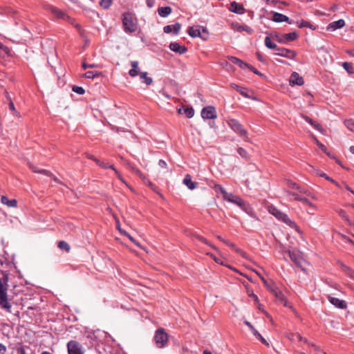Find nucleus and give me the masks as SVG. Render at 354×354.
I'll return each mask as SVG.
<instances>
[{"label":"nucleus","instance_id":"obj_59","mask_svg":"<svg viewBox=\"0 0 354 354\" xmlns=\"http://www.w3.org/2000/svg\"><path fill=\"white\" fill-rule=\"evenodd\" d=\"M0 50L3 52L6 55H9L10 52V49L7 46L3 45L1 43H0Z\"/></svg>","mask_w":354,"mask_h":354},{"label":"nucleus","instance_id":"obj_44","mask_svg":"<svg viewBox=\"0 0 354 354\" xmlns=\"http://www.w3.org/2000/svg\"><path fill=\"white\" fill-rule=\"evenodd\" d=\"M120 233L125 235L126 236H127L129 238V239L132 241L135 245H136L137 246H138L139 248H142V246L140 245V243L138 242L135 239H133V237H132L129 233H127V232L125 231H122L120 230Z\"/></svg>","mask_w":354,"mask_h":354},{"label":"nucleus","instance_id":"obj_13","mask_svg":"<svg viewBox=\"0 0 354 354\" xmlns=\"http://www.w3.org/2000/svg\"><path fill=\"white\" fill-rule=\"evenodd\" d=\"M328 299L330 304L339 309H345L347 307L346 302L344 300L328 295Z\"/></svg>","mask_w":354,"mask_h":354},{"label":"nucleus","instance_id":"obj_54","mask_svg":"<svg viewBox=\"0 0 354 354\" xmlns=\"http://www.w3.org/2000/svg\"><path fill=\"white\" fill-rule=\"evenodd\" d=\"M195 237H196L198 240H199L200 241H201V242L204 243L205 244L209 245L210 247H212V248H214V249H216V247H214V245H212L209 243V241H207L205 237L201 236H200V235H195Z\"/></svg>","mask_w":354,"mask_h":354},{"label":"nucleus","instance_id":"obj_11","mask_svg":"<svg viewBox=\"0 0 354 354\" xmlns=\"http://www.w3.org/2000/svg\"><path fill=\"white\" fill-rule=\"evenodd\" d=\"M298 34L297 32H292L289 33L283 34L278 39V41L281 44H287L289 41H295L297 39Z\"/></svg>","mask_w":354,"mask_h":354},{"label":"nucleus","instance_id":"obj_10","mask_svg":"<svg viewBox=\"0 0 354 354\" xmlns=\"http://www.w3.org/2000/svg\"><path fill=\"white\" fill-rule=\"evenodd\" d=\"M277 51L278 52L275 53L277 55L291 59H294L297 55V53L295 51L285 48H278Z\"/></svg>","mask_w":354,"mask_h":354},{"label":"nucleus","instance_id":"obj_4","mask_svg":"<svg viewBox=\"0 0 354 354\" xmlns=\"http://www.w3.org/2000/svg\"><path fill=\"white\" fill-rule=\"evenodd\" d=\"M122 24L126 32L132 33L136 31L137 24L134 21L132 15L129 12H125L122 15Z\"/></svg>","mask_w":354,"mask_h":354},{"label":"nucleus","instance_id":"obj_9","mask_svg":"<svg viewBox=\"0 0 354 354\" xmlns=\"http://www.w3.org/2000/svg\"><path fill=\"white\" fill-rule=\"evenodd\" d=\"M201 117L203 119H215L217 117L216 109L212 106L203 108L201 111Z\"/></svg>","mask_w":354,"mask_h":354},{"label":"nucleus","instance_id":"obj_63","mask_svg":"<svg viewBox=\"0 0 354 354\" xmlns=\"http://www.w3.org/2000/svg\"><path fill=\"white\" fill-rule=\"evenodd\" d=\"M6 352V347L4 344H0V354H4Z\"/></svg>","mask_w":354,"mask_h":354},{"label":"nucleus","instance_id":"obj_45","mask_svg":"<svg viewBox=\"0 0 354 354\" xmlns=\"http://www.w3.org/2000/svg\"><path fill=\"white\" fill-rule=\"evenodd\" d=\"M345 126L351 131L354 132V120L348 119L344 121Z\"/></svg>","mask_w":354,"mask_h":354},{"label":"nucleus","instance_id":"obj_50","mask_svg":"<svg viewBox=\"0 0 354 354\" xmlns=\"http://www.w3.org/2000/svg\"><path fill=\"white\" fill-rule=\"evenodd\" d=\"M90 79H100L102 80V73L100 72L91 71L89 72Z\"/></svg>","mask_w":354,"mask_h":354},{"label":"nucleus","instance_id":"obj_1","mask_svg":"<svg viewBox=\"0 0 354 354\" xmlns=\"http://www.w3.org/2000/svg\"><path fill=\"white\" fill-rule=\"evenodd\" d=\"M45 9L48 11H50L52 14H53L57 18L62 19L68 21V23L74 25L76 28L78 30L79 32L82 36H83V32L81 29V26L75 23V20L69 16L66 15L63 11L58 9L57 8L52 6V5H46L45 6Z\"/></svg>","mask_w":354,"mask_h":354},{"label":"nucleus","instance_id":"obj_46","mask_svg":"<svg viewBox=\"0 0 354 354\" xmlns=\"http://www.w3.org/2000/svg\"><path fill=\"white\" fill-rule=\"evenodd\" d=\"M342 66L349 74H353L354 73V71L353 70V66H352L351 63L344 62L342 64Z\"/></svg>","mask_w":354,"mask_h":354},{"label":"nucleus","instance_id":"obj_53","mask_svg":"<svg viewBox=\"0 0 354 354\" xmlns=\"http://www.w3.org/2000/svg\"><path fill=\"white\" fill-rule=\"evenodd\" d=\"M195 237H196L198 240H199L200 241H201V242L204 243L205 244L209 245L210 247H212V248H214V249H216V247H214V245H212L209 243V241H207L205 237L201 236H200V235H195Z\"/></svg>","mask_w":354,"mask_h":354},{"label":"nucleus","instance_id":"obj_52","mask_svg":"<svg viewBox=\"0 0 354 354\" xmlns=\"http://www.w3.org/2000/svg\"><path fill=\"white\" fill-rule=\"evenodd\" d=\"M111 0H101L100 1V5L104 9H107L111 6Z\"/></svg>","mask_w":354,"mask_h":354},{"label":"nucleus","instance_id":"obj_47","mask_svg":"<svg viewBox=\"0 0 354 354\" xmlns=\"http://www.w3.org/2000/svg\"><path fill=\"white\" fill-rule=\"evenodd\" d=\"M8 105H9V109L12 112V114L18 118H20L21 115L19 114V113L16 110L15 107V104L13 103L12 101H10L9 103H8Z\"/></svg>","mask_w":354,"mask_h":354},{"label":"nucleus","instance_id":"obj_56","mask_svg":"<svg viewBox=\"0 0 354 354\" xmlns=\"http://www.w3.org/2000/svg\"><path fill=\"white\" fill-rule=\"evenodd\" d=\"M253 335L263 344H268L266 340L261 336V335L257 330H254V333Z\"/></svg>","mask_w":354,"mask_h":354},{"label":"nucleus","instance_id":"obj_40","mask_svg":"<svg viewBox=\"0 0 354 354\" xmlns=\"http://www.w3.org/2000/svg\"><path fill=\"white\" fill-rule=\"evenodd\" d=\"M214 189L216 192H220L223 195V199L226 198V196L229 194V192H227L221 185H216L214 186Z\"/></svg>","mask_w":354,"mask_h":354},{"label":"nucleus","instance_id":"obj_38","mask_svg":"<svg viewBox=\"0 0 354 354\" xmlns=\"http://www.w3.org/2000/svg\"><path fill=\"white\" fill-rule=\"evenodd\" d=\"M58 248L62 250L66 251V252H68L71 250L69 244L64 241H59Z\"/></svg>","mask_w":354,"mask_h":354},{"label":"nucleus","instance_id":"obj_61","mask_svg":"<svg viewBox=\"0 0 354 354\" xmlns=\"http://www.w3.org/2000/svg\"><path fill=\"white\" fill-rule=\"evenodd\" d=\"M303 118L307 122H308L309 124H310L312 126H313L314 123L315 122H314L310 118H309L308 116L307 115H304L303 116Z\"/></svg>","mask_w":354,"mask_h":354},{"label":"nucleus","instance_id":"obj_17","mask_svg":"<svg viewBox=\"0 0 354 354\" xmlns=\"http://www.w3.org/2000/svg\"><path fill=\"white\" fill-rule=\"evenodd\" d=\"M272 19L274 22H277V23L288 22L289 24H293V21H290L287 16H286L285 15H283L281 13H279V12H273V16H272Z\"/></svg>","mask_w":354,"mask_h":354},{"label":"nucleus","instance_id":"obj_15","mask_svg":"<svg viewBox=\"0 0 354 354\" xmlns=\"http://www.w3.org/2000/svg\"><path fill=\"white\" fill-rule=\"evenodd\" d=\"M169 49L175 53H177L180 55L185 54L187 48L185 46H181L177 42H171L169 44Z\"/></svg>","mask_w":354,"mask_h":354},{"label":"nucleus","instance_id":"obj_35","mask_svg":"<svg viewBox=\"0 0 354 354\" xmlns=\"http://www.w3.org/2000/svg\"><path fill=\"white\" fill-rule=\"evenodd\" d=\"M342 268L345 274L350 278L354 279V270L346 265L342 264Z\"/></svg>","mask_w":354,"mask_h":354},{"label":"nucleus","instance_id":"obj_41","mask_svg":"<svg viewBox=\"0 0 354 354\" xmlns=\"http://www.w3.org/2000/svg\"><path fill=\"white\" fill-rule=\"evenodd\" d=\"M183 113L186 115L188 118H192L194 115V110L192 107H184Z\"/></svg>","mask_w":354,"mask_h":354},{"label":"nucleus","instance_id":"obj_29","mask_svg":"<svg viewBox=\"0 0 354 354\" xmlns=\"http://www.w3.org/2000/svg\"><path fill=\"white\" fill-rule=\"evenodd\" d=\"M171 8L169 6L166 7H160L158 9V12L159 15L162 17H166L171 12Z\"/></svg>","mask_w":354,"mask_h":354},{"label":"nucleus","instance_id":"obj_55","mask_svg":"<svg viewBox=\"0 0 354 354\" xmlns=\"http://www.w3.org/2000/svg\"><path fill=\"white\" fill-rule=\"evenodd\" d=\"M195 237H196L198 240H199L200 241H201V242L204 243L205 244L209 245L210 247H212V248H214V249H216V247H214V245H212L209 243V241H207L205 237L201 236H200V235H195Z\"/></svg>","mask_w":354,"mask_h":354},{"label":"nucleus","instance_id":"obj_26","mask_svg":"<svg viewBox=\"0 0 354 354\" xmlns=\"http://www.w3.org/2000/svg\"><path fill=\"white\" fill-rule=\"evenodd\" d=\"M228 59L233 64L238 65L241 68L244 69L245 68L249 67V64L244 62L240 59L230 56L228 57Z\"/></svg>","mask_w":354,"mask_h":354},{"label":"nucleus","instance_id":"obj_14","mask_svg":"<svg viewBox=\"0 0 354 354\" xmlns=\"http://www.w3.org/2000/svg\"><path fill=\"white\" fill-rule=\"evenodd\" d=\"M304 83V79L297 72H293L290 77V84L301 86Z\"/></svg>","mask_w":354,"mask_h":354},{"label":"nucleus","instance_id":"obj_42","mask_svg":"<svg viewBox=\"0 0 354 354\" xmlns=\"http://www.w3.org/2000/svg\"><path fill=\"white\" fill-rule=\"evenodd\" d=\"M209 37V32L207 29L204 26H201V35L200 38L203 40L206 41Z\"/></svg>","mask_w":354,"mask_h":354},{"label":"nucleus","instance_id":"obj_51","mask_svg":"<svg viewBox=\"0 0 354 354\" xmlns=\"http://www.w3.org/2000/svg\"><path fill=\"white\" fill-rule=\"evenodd\" d=\"M72 91L79 95H83L85 93V90L82 86H73Z\"/></svg>","mask_w":354,"mask_h":354},{"label":"nucleus","instance_id":"obj_21","mask_svg":"<svg viewBox=\"0 0 354 354\" xmlns=\"http://www.w3.org/2000/svg\"><path fill=\"white\" fill-rule=\"evenodd\" d=\"M90 159H92L94 161L96 162V163L100 166L102 168H104V169H106V168H109V169H111L112 170H113L116 175L118 176L119 178H120V176L118 173V171L116 170V169L115 168L114 165H109V164H106L93 156H90Z\"/></svg>","mask_w":354,"mask_h":354},{"label":"nucleus","instance_id":"obj_36","mask_svg":"<svg viewBox=\"0 0 354 354\" xmlns=\"http://www.w3.org/2000/svg\"><path fill=\"white\" fill-rule=\"evenodd\" d=\"M264 42H265L266 46L268 48L276 49L277 50L278 47H277V44L272 42L270 37H266Z\"/></svg>","mask_w":354,"mask_h":354},{"label":"nucleus","instance_id":"obj_18","mask_svg":"<svg viewBox=\"0 0 354 354\" xmlns=\"http://www.w3.org/2000/svg\"><path fill=\"white\" fill-rule=\"evenodd\" d=\"M272 294L276 297V299L281 302L284 306L288 307L289 304L286 300L284 295L282 293L281 290H272Z\"/></svg>","mask_w":354,"mask_h":354},{"label":"nucleus","instance_id":"obj_2","mask_svg":"<svg viewBox=\"0 0 354 354\" xmlns=\"http://www.w3.org/2000/svg\"><path fill=\"white\" fill-rule=\"evenodd\" d=\"M268 211L270 214L274 216L279 221H283L286 225L290 226V227L295 229L297 232H299V230L297 224L292 221L287 214L279 210L277 207L273 205H271L268 207Z\"/></svg>","mask_w":354,"mask_h":354},{"label":"nucleus","instance_id":"obj_20","mask_svg":"<svg viewBox=\"0 0 354 354\" xmlns=\"http://www.w3.org/2000/svg\"><path fill=\"white\" fill-rule=\"evenodd\" d=\"M232 28L237 32L245 31L249 35H252L253 30L247 25H241L238 23L232 24Z\"/></svg>","mask_w":354,"mask_h":354},{"label":"nucleus","instance_id":"obj_43","mask_svg":"<svg viewBox=\"0 0 354 354\" xmlns=\"http://www.w3.org/2000/svg\"><path fill=\"white\" fill-rule=\"evenodd\" d=\"M231 86L234 88L235 90H236L237 91H239L241 95H242L243 96L245 97H248V94L245 92V88H243V87H241L238 85H236V84H231Z\"/></svg>","mask_w":354,"mask_h":354},{"label":"nucleus","instance_id":"obj_8","mask_svg":"<svg viewBox=\"0 0 354 354\" xmlns=\"http://www.w3.org/2000/svg\"><path fill=\"white\" fill-rule=\"evenodd\" d=\"M67 351L68 354H84L85 349L80 342L71 340L67 343Z\"/></svg>","mask_w":354,"mask_h":354},{"label":"nucleus","instance_id":"obj_33","mask_svg":"<svg viewBox=\"0 0 354 354\" xmlns=\"http://www.w3.org/2000/svg\"><path fill=\"white\" fill-rule=\"evenodd\" d=\"M338 214L339 215V216L343 218L345 221L347 222V223L349 225H352V226H354V222L351 221L348 216H347L346 212L343 209H340L338 211Z\"/></svg>","mask_w":354,"mask_h":354},{"label":"nucleus","instance_id":"obj_57","mask_svg":"<svg viewBox=\"0 0 354 354\" xmlns=\"http://www.w3.org/2000/svg\"><path fill=\"white\" fill-rule=\"evenodd\" d=\"M315 142H316L317 146L322 149V151H323L324 153H326V154H328V156H330V154L327 152V148L323 144H322L319 140H317V139H315Z\"/></svg>","mask_w":354,"mask_h":354},{"label":"nucleus","instance_id":"obj_25","mask_svg":"<svg viewBox=\"0 0 354 354\" xmlns=\"http://www.w3.org/2000/svg\"><path fill=\"white\" fill-rule=\"evenodd\" d=\"M131 66L132 68L129 70V74L131 77H136L137 75H140V68L138 66V61H132L131 62Z\"/></svg>","mask_w":354,"mask_h":354},{"label":"nucleus","instance_id":"obj_32","mask_svg":"<svg viewBox=\"0 0 354 354\" xmlns=\"http://www.w3.org/2000/svg\"><path fill=\"white\" fill-rule=\"evenodd\" d=\"M140 78L143 80V82H145L147 85H151L153 83V80L151 77H147V72H141L140 73Z\"/></svg>","mask_w":354,"mask_h":354},{"label":"nucleus","instance_id":"obj_27","mask_svg":"<svg viewBox=\"0 0 354 354\" xmlns=\"http://www.w3.org/2000/svg\"><path fill=\"white\" fill-rule=\"evenodd\" d=\"M1 201L3 205H7L8 207H16L17 206V201L16 199L10 200L6 196H1Z\"/></svg>","mask_w":354,"mask_h":354},{"label":"nucleus","instance_id":"obj_31","mask_svg":"<svg viewBox=\"0 0 354 354\" xmlns=\"http://www.w3.org/2000/svg\"><path fill=\"white\" fill-rule=\"evenodd\" d=\"M136 173L140 176V178L143 180V182L147 184L149 187H150L152 189L156 191L157 188L148 178H147L143 174L140 172V171L137 170Z\"/></svg>","mask_w":354,"mask_h":354},{"label":"nucleus","instance_id":"obj_6","mask_svg":"<svg viewBox=\"0 0 354 354\" xmlns=\"http://www.w3.org/2000/svg\"><path fill=\"white\" fill-rule=\"evenodd\" d=\"M0 306L1 308L6 310L7 312L11 311V304H10L8 295L7 288L3 286L1 279H0Z\"/></svg>","mask_w":354,"mask_h":354},{"label":"nucleus","instance_id":"obj_64","mask_svg":"<svg viewBox=\"0 0 354 354\" xmlns=\"http://www.w3.org/2000/svg\"><path fill=\"white\" fill-rule=\"evenodd\" d=\"M313 127L315 129H317L319 131H322L323 130L322 126L319 123L315 122Z\"/></svg>","mask_w":354,"mask_h":354},{"label":"nucleus","instance_id":"obj_48","mask_svg":"<svg viewBox=\"0 0 354 354\" xmlns=\"http://www.w3.org/2000/svg\"><path fill=\"white\" fill-rule=\"evenodd\" d=\"M222 242H223L224 243H225L227 245H228L229 247H230L232 249H234L235 251L239 253V254H242V250L239 248H236L235 247V245L231 242H230L229 241L227 240H222Z\"/></svg>","mask_w":354,"mask_h":354},{"label":"nucleus","instance_id":"obj_5","mask_svg":"<svg viewBox=\"0 0 354 354\" xmlns=\"http://www.w3.org/2000/svg\"><path fill=\"white\" fill-rule=\"evenodd\" d=\"M227 124L232 129V130L238 134L240 137L244 139L248 138V131L245 129L243 125L236 119H229L227 120Z\"/></svg>","mask_w":354,"mask_h":354},{"label":"nucleus","instance_id":"obj_3","mask_svg":"<svg viewBox=\"0 0 354 354\" xmlns=\"http://www.w3.org/2000/svg\"><path fill=\"white\" fill-rule=\"evenodd\" d=\"M224 200L236 205L248 214H250V213L252 212V209L250 205L245 201H244L239 196L234 195L232 193L229 192V194L226 196V198H225Z\"/></svg>","mask_w":354,"mask_h":354},{"label":"nucleus","instance_id":"obj_22","mask_svg":"<svg viewBox=\"0 0 354 354\" xmlns=\"http://www.w3.org/2000/svg\"><path fill=\"white\" fill-rule=\"evenodd\" d=\"M345 25L344 19H339L335 21H333L327 27V30L330 31H334L338 28H341Z\"/></svg>","mask_w":354,"mask_h":354},{"label":"nucleus","instance_id":"obj_19","mask_svg":"<svg viewBox=\"0 0 354 354\" xmlns=\"http://www.w3.org/2000/svg\"><path fill=\"white\" fill-rule=\"evenodd\" d=\"M289 256L291 261H293L296 266L299 268H302L304 259L299 254L289 251Z\"/></svg>","mask_w":354,"mask_h":354},{"label":"nucleus","instance_id":"obj_60","mask_svg":"<svg viewBox=\"0 0 354 354\" xmlns=\"http://www.w3.org/2000/svg\"><path fill=\"white\" fill-rule=\"evenodd\" d=\"M288 187L294 189L298 190L299 189V186L297 185L295 183H293L292 181H288L287 183Z\"/></svg>","mask_w":354,"mask_h":354},{"label":"nucleus","instance_id":"obj_39","mask_svg":"<svg viewBox=\"0 0 354 354\" xmlns=\"http://www.w3.org/2000/svg\"><path fill=\"white\" fill-rule=\"evenodd\" d=\"M297 26L299 28H309L310 29H315V28L308 21L305 20H301L300 22H297Z\"/></svg>","mask_w":354,"mask_h":354},{"label":"nucleus","instance_id":"obj_24","mask_svg":"<svg viewBox=\"0 0 354 354\" xmlns=\"http://www.w3.org/2000/svg\"><path fill=\"white\" fill-rule=\"evenodd\" d=\"M183 184L185 185L189 189H194L197 187V183L193 182L192 176L189 174H186L183 179Z\"/></svg>","mask_w":354,"mask_h":354},{"label":"nucleus","instance_id":"obj_62","mask_svg":"<svg viewBox=\"0 0 354 354\" xmlns=\"http://www.w3.org/2000/svg\"><path fill=\"white\" fill-rule=\"evenodd\" d=\"M256 55H257L259 61H260L261 62H264L265 60H264L263 57L261 53L257 52L256 53Z\"/></svg>","mask_w":354,"mask_h":354},{"label":"nucleus","instance_id":"obj_34","mask_svg":"<svg viewBox=\"0 0 354 354\" xmlns=\"http://www.w3.org/2000/svg\"><path fill=\"white\" fill-rule=\"evenodd\" d=\"M315 174H316L317 176H319L320 177L324 178L326 180H327L334 183L336 185H338L337 183L335 180H334L333 178L329 177L327 174H326L323 171H322L320 170H316L315 171Z\"/></svg>","mask_w":354,"mask_h":354},{"label":"nucleus","instance_id":"obj_12","mask_svg":"<svg viewBox=\"0 0 354 354\" xmlns=\"http://www.w3.org/2000/svg\"><path fill=\"white\" fill-rule=\"evenodd\" d=\"M285 192L286 193L287 196H293L295 201H300L306 205H309L310 207L315 208V206L313 205V203H310L306 198H304L300 196L299 194L290 191L286 190Z\"/></svg>","mask_w":354,"mask_h":354},{"label":"nucleus","instance_id":"obj_30","mask_svg":"<svg viewBox=\"0 0 354 354\" xmlns=\"http://www.w3.org/2000/svg\"><path fill=\"white\" fill-rule=\"evenodd\" d=\"M29 167L35 173L42 174L48 176H52L50 171L46 169H39L37 167L34 166L32 164L29 163Z\"/></svg>","mask_w":354,"mask_h":354},{"label":"nucleus","instance_id":"obj_23","mask_svg":"<svg viewBox=\"0 0 354 354\" xmlns=\"http://www.w3.org/2000/svg\"><path fill=\"white\" fill-rule=\"evenodd\" d=\"M230 10L236 14L244 13V8L243 5L237 3L236 1H232L230 3Z\"/></svg>","mask_w":354,"mask_h":354},{"label":"nucleus","instance_id":"obj_58","mask_svg":"<svg viewBox=\"0 0 354 354\" xmlns=\"http://www.w3.org/2000/svg\"><path fill=\"white\" fill-rule=\"evenodd\" d=\"M248 68H249L254 74H256V75H259L260 77H265V75L263 73H261V72L257 71L255 68H254L252 66H251L250 64H249V67H248Z\"/></svg>","mask_w":354,"mask_h":354},{"label":"nucleus","instance_id":"obj_7","mask_svg":"<svg viewBox=\"0 0 354 354\" xmlns=\"http://www.w3.org/2000/svg\"><path fill=\"white\" fill-rule=\"evenodd\" d=\"M156 345L158 348L165 347L168 342V334L162 328H158L154 335Z\"/></svg>","mask_w":354,"mask_h":354},{"label":"nucleus","instance_id":"obj_16","mask_svg":"<svg viewBox=\"0 0 354 354\" xmlns=\"http://www.w3.org/2000/svg\"><path fill=\"white\" fill-rule=\"evenodd\" d=\"M181 28V25L179 23H176L174 25H167L163 28L164 32L165 33H173L178 35Z\"/></svg>","mask_w":354,"mask_h":354},{"label":"nucleus","instance_id":"obj_37","mask_svg":"<svg viewBox=\"0 0 354 354\" xmlns=\"http://www.w3.org/2000/svg\"><path fill=\"white\" fill-rule=\"evenodd\" d=\"M262 281L263 282L265 286L269 290V291L272 293V290H277L278 288L275 286L274 283L272 281L268 282L266 280L265 278H262Z\"/></svg>","mask_w":354,"mask_h":354},{"label":"nucleus","instance_id":"obj_49","mask_svg":"<svg viewBox=\"0 0 354 354\" xmlns=\"http://www.w3.org/2000/svg\"><path fill=\"white\" fill-rule=\"evenodd\" d=\"M237 152L243 158H245L246 160L249 159L248 152L243 148L239 147L237 149Z\"/></svg>","mask_w":354,"mask_h":354},{"label":"nucleus","instance_id":"obj_28","mask_svg":"<svg viewBox=\"0 0 354 354\" xmlns=\"http://www.w3.org/2000/svg\"><path fill=\"white\" fill-rule=\"evenodd\" d=\"M188 34L190 37L195 38V37H200L201 35V26H194L189 27L188 30Z\"/></svg>","mask_w":354,"mask_h":354}]
</instances>
